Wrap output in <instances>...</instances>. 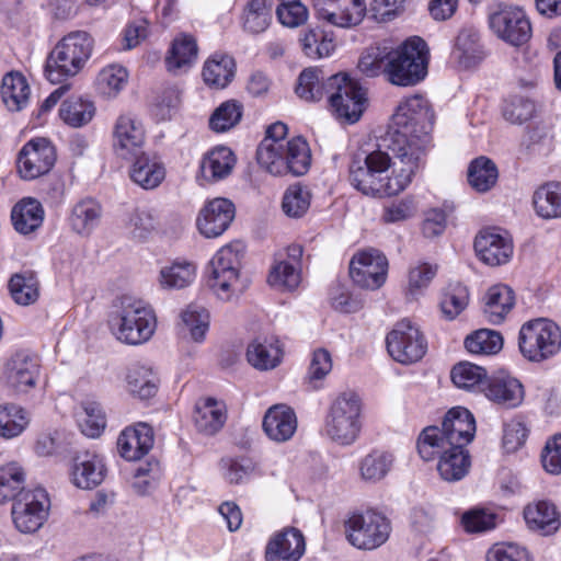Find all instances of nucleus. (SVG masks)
I'll return each mask as SVG.
<instances>
[{"label":"nucleus","mask_w":561,"mask_h":561,"mask_svg":"<svg viewBox=\"0 0 561 561\" xmlns=\"http://www.w3.org/2000/svg\"><path fill=\"white\" fill-rule=\"evenodd\" d=\"M479 259L490 266L506 264L513 255V242L505 233L495 229L481 230L474 240Z\"/></svg>","instance_id":"obj_21"},{"label":"nucleus","mask_w":561,"mask_h":561,"mask_svg":"<svg viewBox=\"0 0 561 561\" xmlns=\"http://www.w3.org/2000/svg\"><path fill=\"white\" fill-rule=\"evenodd\" d=\"M30 85L20 72H9L2 79L1 95L5 106L13 112L24 108L30 99Z\"/></svg>","instance_id":"obj_37"},{"label":"nucleus","mask_w":561,"mask_h":561,"mask_svg":"<svg viewBox=\"0 0 561 561\" xmlns=\"http://www.w3.org/2000/svg\"><path fill=\"white\" fill-rule=\"evenodd\" d=\"M56 150L46 138L26 142L18 156V171L22 179L34 180L46 174L55 164Z\"/></svg>","instance_id":"obj_18"},{"label":"nucleus","mask_w":561,"mask_h":561,"mask_svg":"<svg viewBox=\"0 0 561 561\" xmlns=\"http://www.w3.org/2000/svg\"><path fill=\"white\" fill-rule=\"evenodd\" d=\"M522 355L540 363L554 356L561 348V330L552 321L536 319L524 323L518 334Z\"/></svg>","instance_id":"obj_11"},{"label":"nucleus","mask_w":561,"mask_h":561,"mask_svg":"<svg viewBox=\"0 0 561 561\" xmlns=\"http://www.w3.org/2000/svg\"><path fill=\"white\" fill-rule=\"evenodd\" d=\"M129 168L130 180L144 190H154L165 178L163 164L144 151L134 157Z\"/></svg>","instance_id":"obj_30"},{"label":"nucleus","mask_w":561,"mask_h":561,"mask_svg":"<svg viewBox=\"0 0 561 561\" xmlns=\"http://www.w3.org/2000/svg\"><path fill=\"white\" fill-rule=\"evenodd\" d=\"M386 343L390 356L401 364H411L420 360L427 347L419 328L409 320L398 322L387 335Z\"/></svg>","instance_id":"obj_16"},{"label":"nucleus","mask_w":561,"mask_h":561,"mask_svg":"<svg viewBox=\"0 0 561 561\" xmlns=\"http://www.w3.org/2000/svg\"><path fill=\"white\" fill-rule=\"evenodd\" d=\"M282 348L276 339H256L248 345L247 359L259 370L277 367L282 359Z\"/></svg>","instance_id":"obj_34"},{"label":"nucleus","mask_w":561,"mask_h":561,"mask_svg":"<svg viewBox=\"0 0 561 561\" xmlns=\"http://www.w3.org/2000/svg\"><path fill=\"white\" fill-rule=\"evenodd\" d=\"M110 327L122 343L139 345L151 339L157 319L153 310L145 301L123 296L118 299L117 310L111 317Z\"/></svg>","instance_id":"obj_5"},{"label":"nucleus","mask_w":561,"mask_h":561,"mask_svg":"<svg viewBox=\"0 0 561 561\" xmlns=\"http://www.w3.org/2000/svg\"><path fill=\"white\" fill-rule=\"evenodd\" d=\"M527 147L533 152L547 156L553 150L554 135L548 124H538L527 131Z\"/></svg>","instance_id":"obj_63"},{"label":"nucleus","mask_w":561,"mask_h":561,"mask_svg":"<svg viewBox=\"0 0 561 561\" xmlns=\"http://www.w3.org/2000/svg\"><path fill=\"white\" fill-rule=\"evenodd\" d=\"M25 472L18 462H9L0 467V504L13 500L15 502L24 489Z\"/></svg>","instance_id":"obj_47"},{"label":"nucleus","mask_w":561,"mask_h":561,"mask_svg":"<svg viewBox=\"0 0 561 561\" xmlns=\"http://www.w3.org/2000/svg\"><path fill=\"white\" fill-rule=\"evenodd\" d=\"M127 389L129 393L141 400L153 397L158 389V378L151 368L134 365L128 369Z\"/></svg>","instance_id":"obj_42"},{"label":"nucleus","mask_w":561,"mask_h":561,"mask_svg":"<svg viewBox=\"0 0 561 561\" xmlns=\"http://www.w3.org/2000/svg\"><path fill=\"white\" fill-rule=\"evenodd\" d=\"M344 527L350 543L362 550H374L382 546L391 533L389 519L370 510L351 514Z\"/></svg>","instance_id":"obj_12"},{"label":"nucleus","mask_w":561,"mask_h":561,"mask_svg":"<svg viewBox=\"0 0 561 561\" xmlns=\"http://www.w3.org/2000/svg\"><path fill=\"white\" fill-rule=\"evenodd\" d=\"M241 116V106L234 101H227L213 113L209 126L215 131H226L238 124Z\"/></svg>","instance_id":"obj_62"},{"label":"nucleus","mask_w":561,"mask_h":561,"mask_svg":"<svg viewBox=\"0 0 561 561\" xmlns=\"http://www.w3.org/2000/svg\"><path fill=\"white\" fill-rule=\"evenodd\" d=\"M102 216V205L92 197H85L72 206L68 224L75 233L89 237L101 222Z\"/></svg>","instance_id":"obj_28"},{"label":"nucleus","mask_w":561,"mask_h":561,"mask_svg":"<svg viewBox=\"0 0 561 561\" xmlns=\"http://www.w3.org/2000/svg\"><path fill=\"white\" fill-rule=\"evenodd\" d=\"M236 163L233 152L227 147H216L202 159L201 176L207 182H217L227 178Z\"/></svg>","instance_id":"obj_32"},{"label":"nucleus","mask_w":561,"mask_h":561,"mask_svg":"<svg viewBox=\"0 0 561 561\" xmlns=\"http://www.w3.org/2000/svg\"><path fill=\"white\" fill-rule=\"evenodd\" d=\"M465 346L472 354H496L502 350L503 337L494 330L481 329L467 336Z\"/></svg>","instance_id":"obj_57"},{"label":"nucleus","mask_w":561,"mask_h":561,"mask_svg":"<svg viewBox=\"0 0 561 561\" xmlns=\"http://www.w3.org/2000/svg\"><path fill=\"white\" fill-rule=\"evenodd\" d=\"M113 149L117 157L131 160L142 152L146 130L142 122L134 114H121L113 125Z\"/></svg>","instance_id":"obj_17"},{"label":"nucleus","mask_w":561,"mask_h":561,"mask_svg":"<svg viewBox=\"0 0 561 561\" xmlns=\"http://www.w3.org/2000/svg\"><path fill=\"white\" fill-rule=\"evenodd\" d=\"M93 38L84 31L70 32L49 53L45 77L53 84H61L77 76L92 55Z\"/></svg>","instance_id":"obj_4"},{"label":"nucleus","mask_w":561,"mask_h":561,"mask_svg":"<svg viewBox=\"0 0 561 561\" xmlns=\"http://www.w3.org/2000/svg\"><path fill=\"white\" fill-rule=\"evenodd\" d=\"M433 121L430 103L423 95L407 98L392 115V126L383 138V147L421 168L431 142Z\"/></svg>","instance_id":"obj_2"},{"label":"nucleus","mask_w":561,"mask_h":561,"mask_svg":"<svg viewBox=\"0 0 561 561\" xmlns=\"http://www.w3.org/2000/svg\"><path fill=\"white\" fill-rule=\"evenodd\" d=\"M272 20V7L266 0H250L243 18L245 31L257 34L264 32Z\"/></svg>","instance_id":"obj_56"},{"label":"nucleus","mask_w":561,"mask_h":561,"mask_svg":"<svg viewBox=\"0 0 561 561\" xmlns=\"http://www.w3.org/2000/svg\"><path fill=\"white\" fill-rule=\"evenodd\" d=\"M193 419L199 432L214 435L224 426L226 413L220 403L207 398L196 403Z\"/></svg>","instance_id":"obj_35"},{"label":"nucleus","mask_w":561,"mask_h":561,"mask_svg":"<svg viewBox=\"0 0 561 561\" xmlns=\"http://www.w3.org/2000/svg\"><path fill=\"white\" fill-rule=\"evenodd\" d=\"M196 57V41L190 35H182L173 41L165 62L170 71H178L188 67Z\"/></svg>","instance_id":"obj_49"},{"label":"nucleus","mask_w":561,"mask_h":561,"mask_svg":"<svg viewBox=\"0 0 561 561\" xmlns=\"http://www.w3.org/2000/svg\"><path fill=\"white\" fill-rule=\"evenodd\" d=\"M489 25L496 37L514 47L527 44L533 36L530 19L517 5H500L489 15Z\"/></svg>","instance_id":"obj_13"},{"label":"nucleus","mask_w":561,"mask_h":561,"mask_svg":"<svg viewBox=\"0 0 561 561\" xmlns=\"http://www.w3.org/2000/svg\"><path fill=\"white\" fill-rule=\"evenodd\" d=\"M44 208L35 198L21 199L11 211L14 229L21 234H28L37 230L44 221Z\"/></svg>","instance_id":"obj_33"},{"label":"nucleus","mask_w":561,"mask_h":561,"mask_svg":"<svg viewBox=\"0 0 561 561\" xmlns=\"http://www.w3.org/2000/svg\"><path fill=\"white\" fill-rule=\"evenodd\" d=\"M127 70L119 65L103 68L98 76V87L102 94L115 96L127 83Z\"/></svg>","instance_id":"obj_58"},{"label":"nucleus","mask_w":561,"mask_h":561,"mask_svg":"<svg viewBox=\"0 0 561 561\" xmlns=\"http://www.w3.org/2000/svg\"><path fill=\"white\" fill-rule=\"evenodd\" d=\"M153 445L152 428L145 423L135 427L125 428L117 438L119 455L128 460L135 461L149 453Z\"/></svg>","instance_id":"obj_26"},{"label":"nucleus","mask_w":561,"mask_h":561,"mask_svg":"<svg viewBox=\"0 0 561 561\" xmlns=\"http://www.w3.org/2000/svg\"><path fill=\"white\" fill-rule=\"evenodd\" d=\"M50 502L42 488L20 492L12 505L15 527L25 534L37 531L46 522Z\"/></svg>","instance_id":"obj_14"},{"label":"nucleus","mask_w":561,"mask_h":561,"mask_svg":"<svg viewBox=\"0 0 561 561\" xmlns=\"http://www.w3.org/2000/svg\"><path fill=\"white\" fill-rule=\"evenodd\" d=\"M394 456L385 450L375 449L364 456L359 461L360 478L367 482L382 480L392 469Z\"/></svg>","instance_id":"obj_39"},{"label":"nucleus","mask_w":561,"mask_h":561,"mask_svg":"<svg viewBox=\"0 0 561 561\" xmlns=\"http://www.w3.org/2000/svg\"><path fill=\"white\" fill-rule=\"evenodd\" d=\"M196 277V265L185 260H178L160 270L159 284L164 289H181Z\"/></svg>","instance_id":"obj_40"},{"label":"nucleus","mask_w":561,"mask_h":561,"mask_svg":"<svg viewBox=\"0 0 561 561\" xmlns=\"http://www.w3.org/2000/svg\"><path fill=\"white\" fill-rule=\"evenodd\" d=\"M454 385L463 390L482 391L488 381L486 370L469 362L455 365L450 373Z\"/></svg>","instance_id":"obj_43"},{"label":"nucleus","mask_w":561,"mask_h":561,"mask_svg":"<svg viewBox=\"0 0 561 561\" xmlns=\"http://www.w3.org/2000/svg\"><path fill=\"white\" fill-rule=\"evenodd\" d=\"M306 551L302 533L295 527H286L275 533L266 543L265 561H299Z\"/></svg>","instance_id":"obj_22"},{"label":"nucleus","mask_w":561,"mask_h":561,"mask_svg":"<svg viewBox=\"0 0 561 561\" xmlns=\"http://www.w3.org/2000/svg\"><path fill=\"white\" fill-rule=\"evenodd\" d=\"M317 16L340 27L359 24L365 16V0H316Z\"/></svg>","instance_id":"obj_19"},{"label":"nucleus","mask_w":561,"mask_h":561,"mask_svg":"<svg viewBox=\"0 0 561 561\" xmlns=\"http://www.w3.org/2000/svg\"><path fill=\"white\" fill-rule=\"evenodd\" d=\"M234 75V61L226 55H215L209 58L203 68V78L206 84L215 88H225Z\"/></svg>","instance_id":"obj_45"},{"label":"nucleus","mask_w":561,"mask_h":561,"mask_svg":"<svg viewBox=\"0 0 561 561\" xmlns=\"http://www.w3.org/2000/svg\"><path fill=\"white\" fill-rule=\"evenodd\" d=\"M360 413V399L356 393L339 394L325 416V436L340 446L354 444L362 431Z\"/></svg>","instance_id":"obj_9"},{"label":"nucleus","mask_w":561,"mask_h":561,"mask_svg":"<svg viewBox=\"0 0 561 561\" xmlns=\"http://www.w3.org/2000/svg\"><path fill=\"white\" fill-rule=\"evenodd\" d=\"M524 518L528 528L541 535H551L560 527V515L553 503L538 501L524 508Z\"/></svg>","instance_id":"obj_29"},{"label":"nucleus","mask_w":561,"mask_h":561,"mask_svg":"<svg viewBox=\"0 0 561 561\" xmlns=\"http://www.w3.org/2000/svg\"><path fill=\"white\" fill-rule=\"evenodd\" d=\"M486 561H533V558L524 547L511 542H499L488 550Z\"/></svg>","instance_id":"obj_64"},{"label":"nucleus","mask_w":561,"mask_h":561,"mask_svg":"<svg viewBox=\"0 0 561 561\" xmlns=\"http://www.w3.org/2000/svg\"><path fill=\"white\" fill-rule=\"evenodd\" d=\"M388 266V260L380 250L367 248L353 255L350 262V276L358 287L376 290L385 284Z\"/></svg>","instance_id":"obj_15"},{"label":"nucleus","mask_w":561,"mask_h":561,"mask_svg":"<svg viewBox=\"0 0 561 561\" xmlns=\"http://www.w3.org/2000/svg\"><path fill=\"white\" fill-rule=\"evenodd\" d=\"M262 426L270 439L284 443L294 436L297 416L290 407L283 403L274 404L265 412Z\"/></svg>","instance_id":"obj_25"},{"label":"nucleus","mask_w":561,"mask_h":561,"mask_svg":"<svg viewBox=\"0 0 561 561\" xmlns=\"http://www.w3.org/2000/svg\"><path fill=\"white\" fill-rule=\"evenodd\" d=\"M437 470L442 479L455 482L463 479L471 467V459L466 448L450 447L437 450Z\"/></svg>","instance_id":"obj_31"},{"label":"nucleus","mask_w":561,"mask_h":561,"mask_svg":"<svg viewBox=\"0 0 561 561\" xmlns=\"http://www.w3.org/2000/svg\"><path fill=\"white\" fill-rule=\"evenodd\" d=\"M9 289L12 299L21 305L34 304L38 296V282L33 274H15L10 278Z\"/></svg>","instance_id":"obj_55"},{"label":"nucleus","mask_w":561,"mask_h":561,"mask_svg":"<svg viewBox=\"0 0 561 561\" xmlns=\"http://www.w3.org/2000/svg\"><path fill=\"white\" fill-rule=\"evenodd\" d=\"M536 214L543 219L561 217V182H548L539 186L533 196Z\"/></svg>","instance_id":"obj_36"},{"label":"nucleus","mask_w":561,"mask_h":561,"mask_svg":"<svg viewBox=\"0 0 561 561\" xmlns=\"http://www.w3.org/2000/svg\"><path fill=\"white\" fill-rule=\"evenodd\" d=\"M182 322L190 331L195 342H202L205 339L209 328V313L199 306H188L181 314Z\"/></svg>","instance_id":"obj_60"},{"label":"nucleus","mask_w":561,"mask_h":561,"mask_svg":"<svg viewBox=\"0 0 561 561\" xmlns=\"http://www.w3.org/2000/svg\"><path fill=\"white\" fill-rule=\"evenodd\" d=\"M437 274V265L427 262L419 263L409 271L408 295L412 298L421 295Z\"/></svg>","instance_id":"obj_61"},{"label":"nucleus","mask_w":561,"mask_h":561,"mask_svg":"<svg viewBox=\"0 0 561 561\" xmlns=\"http://www.w3.org/2000/svg\"><path fill=\"white\" fill-rule=\"evenodd\" d=\"M468 302V288L459 283L450 284L442 294L439 308L445 319L454 320L466 309Z\"/></svg>","instance_id":"obj_52"},{"label":"nucleus","mask_w":561,"mask_h":561,"mask_svg":"<svg viewBox=\"0 0 561 561\" xmlns=\"http://www.w3.org/2000/svg\"><path fill=\"white\" fill-rule=\"evenodd\" d=\"M105 472L103 458L93 451L80 453L72 460L71 480L80 489H94L102 483Z\"/></svg>","instance_id":"obj_24"},{"label":"nucleus","mask_w":561,"mask_h":561,"mask_svg":"<svg viewBox=\"0 0 561 561\" xmlns=\"http://www.w3.org/2000/svg\"><path fill=\"white\" fill-rule=\"evenodd\" d=\"M25 410L15 404L0 405V436L10 439L19 436L28 424Z\"/></svg>","instance_id":"obj_50"},{"label":"nucleus","mask_w":561,"mask_h":561,"mask_svg":"<svg viewBox=\"0 0 561 561\" xmlns=\"http://www.w3.org/2000/svg\"><path fill=\"white\" fill-rule=\"evenodd\" d=\"M484 312L490 322L501 323L515 304L513 290L503 284L489 288L485 294Z\"/></svg>","instance_id":"obj_38"},{"label":"nucleus","mask_w":561,"mask_h":561,"mask_svg":"<svg viewBox=\"0 0 561 561\" xmlns=\"http://www.w3.org/2000/svg\"><path fill=\"white\" fill-rule=\"evenodd\" d=\"M39 375V359L27 351H18L8 360L5 377L16 392H27L36 385Z\"/></svg>","instance_id":"obj_23"},{"label":"nucleus","mask_w":561,"mask_h":561,"mask_svg":"<svg viewBox=\"0 0 561 561\" xmlns=\"http://www.w3.org/2000/svg\"><path fill=\"white\" fill-rule=\"evenodd\" d=\"M420 167L405 157L383 147L364 158L355 157L350 164V182L362 194L371 197L397 195L408 187Z\"/></svg>","instance_id":"obj_1"},{"label":"nucleus","mask_w":561,"mask_h":561,"mask_svg":"<svg viewBox=\"0 0 561 561\" xmlns=\"http://www.w3.org/2000/svg\"><path fill=\"white\" fill-rule=\"evenodd\" d=\"M241 259L242 247L234 243L219 249L208 263L206 283L219 299L228 301L243 290L240 280Z\"/></svg>","instance_id":"obj_8"},{"label":"nucleus","mask_w":561,"mask_h":561,"mask_svg":"<svg viewBox=\"0 0 561 561\" xmlns=\"http://www.w3.org/2000/svg\"><path fill=\"white\" fill-rule=\"evenodd\" d=\"M327 95L333 115L347 124L356 123L367 106L366 91L346 73L327 78Z\"/></svg>","instance_id":"obj_10"},{"label":"nucleus","mask_w":561,"mask_h":561,"mask_svg":"<svg viewBox=\"0 0 561 561\" xmlns=\"http://www.w3.org/2000/svg\"><path fill=\"white\" fill-rule=\"evenodd\" d=\"M536 113V105L533 99L525 95H512L503 108L505 119L514 124H523L529 121Z\"/></svg>","instance_id":"obj_59"},{"label":"nucleus","mask_w":561,"mask_h":561,"mask_svg":"<svg viewBox=\"0 0 561 561\" xmlns=\"http://www.w3.org/2000/svg\"><path fill=\"white\" fill-rule=\"evenodd\" d=\"M296 93L305 101H320L327 95L323 71L312 67L305 69L299 75Z\"/></svg>","instance_id":"obj_48"},{"label":"nucleus","mask_w":561,"mask_h":561,"mask_svg":"<svg viewBox=\"0 0 561 561\" xmlns=\"http://www.w3.org/2000/svg\"><path fill=\"white\" fill-rule=\"evenodd\" d=\"M234 215L233 203L227 198L217 197L204 205L198 214L196 225L203 236L216 238L228 229Z\"/></svg>","instance_id":"obj_20"},{"label":"nucleus","mask_w":561,"mask_h":561,"mask_svg":"<svg viewBox=\"0 0 561 561\" xmlns=\"http://www.w3.org/2000/svg\"><path fill=\"white\" fill-rule=\"evenodd\" d=\"M268 284L279 290H294L298 287L301 276L300 268L283 260L282 255L275 261L268 274Z\"/></svg>","instance_id":"obj_51"},{"label":"nucleus","mask_w":561,"mask_h":561,"mask_svg":"<svg viewBox=\"0 0 561 561\" xmlns=\"http://www.w3.org/2000/svg\"><path fill=\"white\" fill-rule=\"evenodd\" d=\"M476 421L472 413L462 407L450 409L444 416L442 426H427L419 436L417 450L425 461L436 459L437 450L466 446L473 439Z\"/></svg>","instance_id":"obj_3"},{"label":"nucleus","mask_w":561,"mask_h":561,"mask_svg":"<svg viewBox=\"0 0 561 561\" xmlns=\"http://www.w3.org/2000/svg\"><path fill=\"white\" fill-rule=\"evenodd\" d=\"M256 159L271 174L302 175L309 170L311 154L307 141L296 137L286 145L270 140L261 142L256 150Z\"/></svg>","instance_id":"obj_7"},{"label":"nucleus","mask_w":561,"mask_h":561,"mask_svg":"<svg viewBox=\"0 0 561 561\" xmlns=\"http://www.w3.org/2000/svg\"><path fill=\"white\" fill-rule=\"evenodd\" d=\"M311 193L308 187L294 184L284 193L282 209L290 218H301L310 207Z\"/></svg>","instance_id":"obj_53"},{"label":"nucleus","mask_w":561,"mask_h":561,"mask_svg":"<svg viewBox=\"0 0 561 561\" xmlns=\"http://www.w3.org/2000/svg\"><path fill=\"white\" fill-rule=\"evenodd\" d=\"M480 36L476 30L463 28L456 38L454 55L459 65L470 68L481 59Z\"/></svg>","instance_id":"obj_46"},{"label":"nucleus","mask_w":561,"mask_h":561,"mask_svg":"<svg viewBox=\"0 0 561 561\" xmlns=\"http://www.w3.org/2000/svg\"><path fill=\"white\" fill-rule=\"evenodd\" d=\"M483 392L489 400L505 408H516L524 400L523 385L510 375L488 378Z\"/></svg>","instance_id":"obj_27"},{"label":"nucleus","mask_w":561,"mask_h":561,"mask_svg":"<svg viewBox=\"0 0 561 561\" xmlns=\"http://www.w3.org/2000/svg\"><path fill=\"white\" fill-rule=\"evenodd\" d=\"M78 424L85 436L99 437L106 425L105 414L101 405L94 401L82 403V411L78 414Z\"/></svg>","instance_id":"obj_54"},{"label":"nucleus","mask_w":561,"mask_h":561,"mask_svg":"<svg viewBox=\"0 0 561 561\" xmlns=\"http://www.w3.org/2000/svg\"><path fill=\"white\" fill-rule=\"evenodd\" d=\"M497 178V167L490 158L481 156L470 162L468 182L474 191L479 193L490 191L496 184Z\"/></svg>","instance_id":"obj_41"},{"label":"nucleus","mask_w":561,"mask_h":561,"mask_svg":"<svg viewBox=\"0 0 561 561\" xmlns=\"http://www.w3.org/2000/svg\"><path fill=\"white\" fill-rule=\"evenodd\" d=\"M95 115L93 102L82 98H69L59 108V116L70 127L79 128L89 124Z\"/></svg>","instance_id":"obj_44"},{"label":"nucleus","mask_w":561,"mask_h":561,"mask_svg":"<svg viewBox=\"0 0 561 561\" xmlns=\"http://www.w3.org/2000/svg\"><path fill=\"white\" fill-rule=\"evenodd\" d=\"M388 81L399 87H412L427 73V47L421 37L407 39L386 56L383 68Z\"/></svg>","instance_id":"obj_6"}]
</instances>
